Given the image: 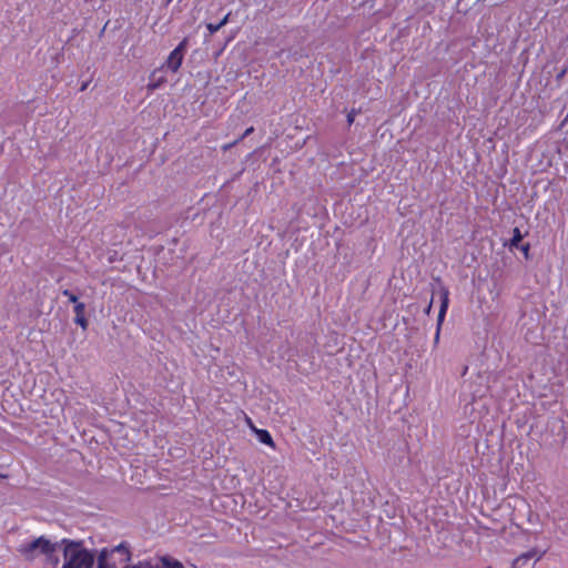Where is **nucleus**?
<instances>
[{
  "instance_id": "1",
  "label": "nucleus",
  "mask_w": 568,
  "mask_h": 568,
  "mask_svg": "<svg viewBox=\"0 0 568 568\" xmlns=\"http://www.w3.org/2000/svg\"><path fill=\"white\" fill-rule=\"evenodd\" d=\"M17 550L27 561H33L39 556H44L45 561L60 562L57 555L58 542H52L45 536H40L31 541L21 544Z\"/></svg>"
},
{
  "instance_id": "2",
  "label": "nucleus",
  "mask_w": 568,
  "mask_h": 568,
  "mask_svg": "<svg viewBox=\"0 0 568 568\" xmlns=\"http://www.w3.org/2000/svg\"><path fill=\"white\" fill-rule=\"evenodd\" d=\"M64 562L61 568H92L93 554L83 546L82 541L62 539Z\"/></svg>"
},
{
  "instance_id": "3",
  "label": "nucleus",
  "mask_w": 568,
  "mask_h": 568,
  "mask_svg": "<svg viewBox=\"0 0 568 568\" xmlns=\"http://www.w3.org/2000/svg\"><path fill=\"white\" fill-rule=\"evenodd\" d=\"M187 48V39L184 38L178 45L174 48L169 57L166 58L163 68H166L171 72L175 73L181 68L184 55Z\"/></svg>"
},
{
  "instance_id": "4",
  "label": "nucleus",
  "mask_w": 568,
  "mask_h": 568,
  "mask_svg": "<svg viewBox=\"0 0 568 568\" xmlns=\"http://www.w3.org/2000/svg\"><path fill=\"white\" fill-rule=\"evenodd\" d=\"M439 294H440V307H439V312H438V316H437V327H436V333H435V337H434L435 345H437L439 342L442 325L445 321V316H446L448 305H449L448 288L446 286H440Z\"/></svg>"
},
{
  "instance_id": "5",
  "label": "nucleus",
  "mask_w": 568,
  "mask_h": 568,
  "mask_svg": "<svg viewBox=\"0 0 568 568\" xmlns=\"http://www.w3.org/2000/svg\"><path fill=\"white\" fill-rule=\"evenodd\" d=\"M158 72L159 70H154L150 75V82L148 83L146 88L151 92L160 88L166 81L165 77L163 75L156 79L155 75Z\"/></svg>"
},
{
  "instance_id": "6",
  "label": "nucleus",
  "mask_w": 568,
  "mask_h": 568,
  "mask_svg": "<svg viewBox=\"0 0 568 568\" xmlns=\"http://www.w3.org/2000/svg\"><path fill=\"white\" fill-rule=\"evenodd\" d=\"M255 433L257 435V438L261 443L272 447V448H275V443L270 434L268 430L266 429H255Z\"/></svg>"
},
{
  "instance_id": "7",
  "label": "nucleus",
  "mask_w": 568,
  "mask_h": 568,
  "mask_svg": "<svg viewBox=\"0 0 568 568\" xmlns=\"http://www.w3.org/2000/svg\"><path fill=\"white\" fill-rule=\"evenodd\" d=\"M108 556L109 551L103 549L99 555L97 568H116L114 562L109 561Z\"/></svg>"
},
{
  "instance_id": "8",
  "label": "nucleus",
  "mask_w": 568,
  "mask_h": 568,
  "mask_svg": "<svg viewBox=\"0 0 568 568\" xmlns=\"http://www.w3.org/2000/svg\"><path fill=\"white\" fill-rule=\"evenodd\" d=\"M114 552H120L123 556L124 561H129L131 558V554L129 548L124 544H120L119 546L114 547L109 555H113Z\"/></svg>"
},
{
  "instance_id": "9",
  "label": "nucleus",
  "mask_w": 568,
  "mask_h": 568,
  "mask_svg": "<svg viewBox=\"0 0 568 568\" xmlns=\"http://www.w3.org/2000/svg\"><path fill=\"white\" fill-rule=\"evenodd\" d=\"M523 240V234L518 227H515L513 230V237L510 240V246L511 247H518L519 243Z\"/></svg>"
},
{
  "instance_id": "10",
  "label": "nucleus",
  "mask_w": 568,
  "mask_h": 568,
  "mask_svg": "<svg viewBox=\"0 0 568 568\" xmlns=\"http://www.w3.org/2000/svg\"><path fill=\"white\" fill-rule=\"evenodd\" d=\"M73 311L75 314L74 317L85 316V304L82 302L77 303V305L73 307Z\"/></svg>"
},
{
  "instance_id": "11",
  "label": "nucleus",
  "mask_w": 568,
  "mask_h": 568,
  "mask_svg": "<svg viewBox=\"0 0 568 568\" xmlns=\"http://www.w3.org/2000/svg\"><path fill=\"white\" fill-rule=\"evenodd\" d=\"M74 323L78 324L79 326L82 327V329H87L88 328V320L85 316H80V317H74Z\"/></svg>"
},
{
  "instance_id": "12",
  "label": "nucleus",
  "mask_w": 568,
  "mask_h": 568,
  "mask_svg": "<svg viewBox=\"0 0 568 568\" xmlns=\"http://www.w3.org/2000/svg\"><path fill=\"white\" fill-rule=\"evenodd\" d=\"M207 30L210 31L211 34H214L215 32H217L222 27L220 23H207L206 26Z\"/></svg>"
},
{
  "instance_id": "13",
  "label": "nucleus",
  "mask_w": 568,
  "mask_h": 568,
  "mask_svg": "<svg viewBox=\"0 0 568 568\" xmlns=\"http://www.w3.org/2000/svg\"><path fill=\"white\" fill-rule=\"evenodd\" d=\"M357 114V111L355 109H352L348 113H347V123L348 125H352L354 123V120H355V116Z\"/></svg>"
},
{
  "instance_id": "14",
  "label": "nucleus",
  "mask_w": 568,
  "mask_h": 568,
  "mask_svg": "<svg viewBox=\"0 0 568 568\" xmlns=\"http://www.w3.org/2000/svg\"><path fill=\"white\" fill-rule=\"evenodd\" d=\"M535 555H536V551L535 550H530L528 552L523 554L517 560H519L521 558L527 560V559L532 558Z\"/></svg>"
},
{
  "instance_id": "15",
  "label": "nucleus",
  "mask_w": 568,
  "mask_h": 568,
  "mask_svg": "<svg viewBox=\"0 0 568 568\" xmlns=\"http://www.w3.org/2000/svg\"><path fill=\"white\" fill-rule=\"evenodd\" d=\"M254 131V128L253 126H250L247 128L244 133L239 138L240 141H242L243 139H245L246 136H248L250 134H252Z\"/></svg>"
},
{
  "instance_id": "16",
  "label": "nucleus",
  "mask_w": 568,
  "mask_h": 568,
  "mask_svg": "<svg viewBox=\"0 0 568 568\" xmlns=\"http://www.w3.org/2000/svg\"><path fill=\"white\" fill-rule=\"evenodd\" d=\"M239 142H240V140H239V139H236L234 142H232V143H227V144L223 145V146H222V150H223V151H227V150H229V149H231L232 146L236 145Z\"/></svg>"
},
{
  "instance_id": "17",
  "label": "nucleus",
  "mask_w": 568,
  "mask_h": 568,
  "mask_svg": "<svg viewBox=\"0 0 568 568\" xmlns=\"http://www.w3.org/2000/svg\"><path fill=\"white\" fill-rule=\"evenodd\" d=\"M529 250H530V245H529L528 243L523 244V245L520 246V251H521L526 256L528 255Z\"/></svg>"
},
{
  "instance_id": "18",
  "label": "nucleus",
  "mask_w": 568,
  "mask_h": 568,
  "mask_svg": "<svg viewBox=\"0 0 568 568\" xmlns=\"http://www.w3.org/2000/svg\"><path fill=\"white\" fill-rule=\"evenodd\" d=\"M229 19H230V13H227L223 19H221V21L219 22L221 24V27H224L229 22Z\"/></svg>"
},
{
  "instance_id": "19",
  "label": "nucleus",
  "mask_w": 568,
  "mask_h": 568,
  "mask_svg": "<svg viewBox=\"0 0 568 568\" xmlns=\"http://www.w3.org/2000/svg\"><path fill=\"white\" fill-rule=\"evenodd\" d=\"M68 300H69V302L73 303L74 305H77V303H80L78 300V296L75 294H72Z\"/></svg>"
},
{
  "instance_id": "20",
  "label": "nucleus",
  "mask_w": 568,
  "mask_h": 568,
  "mask_svg": "<svg viewBox=\"0 0 568 568\" xmlns=\"http://www.w3.org/2000/svg\"><path fill=\"white\" fill-rule=\"evenodd\" d=\"M73 293L70 291V290H63L62 291V295L65 296V297H70Z\"/></svg>"
},
{
  "instance_id": "21",
  "label": "nucleus",
  "mask_w": 568,
  "mask_h": 568,
  "mask_svg": "<svg viewBox=\"0 0 568 568\" xmlns=\"http://www.w3.org/2000/svg\"><path fill=\"white\" fill-rule=\"evenodd\" d=\"M45 562L51 566L50 568H58V565H59V562H54V561H45Z\"/></svg>"
},
{
  "instance_id": "22",
  "label": "nucleus",
  "mask_w": 568,
  "mask_h": 568,
  "mask_svg": "<svg viewBox=\"0 0 568 568\" xmlns=\"http://www.w3.org/2000/svg\"><path fill=\"white\" fill-rule=\"evenodd\" d=\"M432 305H433V300L429 302V304L427 305L426 310H425V313L426 314H429L430 310H432Z\"/></svg>"
},
{
  "instance_id": "23",
  "label": "nucleus",
  "mask_w": 568,
  "mask_h": 568,
  "mask_svg": "<svg viewBox=\"0 0 568 568\" xmlns=\"http://www.w3.org/2000/svg\"><path fill=\"white\" fill-rule=\"evenodd\" d=\"M565 73H566V70H562V71L560 72V74L558 75V78L564 77V74H565Z\"/></svg>"
},
{
  "instance_id": "24",
  "label": "nucleus",
  "mask_w": 568,
  "mask_h": 568,
  "mask_svg": "<svg viewBox=\"0 0 568 568\" xmlns=\"http://www.w3.org/2000/svg\"><path fill=\"white\" fill-rule=\"evenodd\" d=\"M173 0H165V4H170Z\"/></svg>"
},
{
  "instance_id": "25",
  "label": "nucleus",
  "mask_w": 568,
  "mask_h": 568,
  "mask_svg": "<svg viewBox=\"0 0 568 568\" xmlns=\"http://www.w3.org/2000/svg\"><path fill=\"white\" fill-rule=\"evenodd\" d=\"M85 89H87V84H82L81 90L83 91Z\"/></svg>"
}]
</instances>
